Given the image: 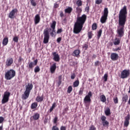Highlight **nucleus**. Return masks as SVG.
Returning <instances> with one entry per match:
<instances>
[{
	"instance_id": "12",
	"label": "nucleus",
	"mask_w": 130,
	"mask_h": 130,
	"mask_svg": "<svg viewBox=\"0 0 130 130\" xmlns=\"http://www.w3.org/2000/svg\"><path fill=\"white\" fill-rule=\"evenodd\" d=\"M92 97V92L89 91L87 95L85 96L84 99V102L86 103L87 102H91V98Z\"/></svg>"
},
{
	"instance_id": "24",
	"label": "nucleus",
	"mask_w": 130,
	"mask_h": 130,
	"mask_svg": "<svg viewBox=\"0 0 130 130\" xmlns=\"http://www.w3.org/2000/svg\"><path fill=\"white\" fill-rule=\"evenodd\" d=\"M39 117H40V114L38 113H35L33 116V118L35 120H38V119H39Z\"/></svg>"
},
{
	"instance_id": "20",
	"label": "nucleus",
	"mask_w": 130,
	"mask_h": 130,
	"mask_svg": "<svg viewBox=\"0 0 130 130\" xmlns=\"http://www.w3.org/2000/svg\"><path fill=\"white\" fill-rule=\"evenodd\" d=\"M122 96V102H124V103H126L127 100H128V95H127L126 94H123Z\"/></svg>"
},
{
	"instance_id": "3",
	"label": "nucleus",
	"mask_w": 130,
	"mask_h": 130,
	"mask_svg": "<svg viewBox=\"0 0 130 130\" xmlns=\"http://www.w3.org/2000/svg\"><path fill=\"white\" fill-rule=\"evenodd\" d=\"M32 89H33V84L28 83L27 85L26 86V90L21 96L22 99L23 100L28 99V98L30 95V92H31V90H32Z\"/></svg>"
},
{
	"instance_id": "30",
	"label": "nucleus",
	"mask_w": 130,
	"mask_h": 130,
	"mask_svg": "<svg viewBox=\"0 0 130 130\" xmlns=\"http://www.w3.org/2000/svg\"><path fill=\"white\" fill-rule=\"evenodd\" d=\"M56 107V104L55 103H54L52 104L51 108L50 109V112H52L53 111V109H54V108H55Z\"/></svg>"
},
{
	"instance_id": "31",
	"label": "nucleus",
	"mask_w": 130,
	"mask_h": 130,
	"mask_svg": "<svg viewBox=\"0 0 130 130\" xmlns=\"http://www.w3.org/2000/svg\"><path fill=\"white\" fill-rule=\"evenodd\" d=\"M101 35H102V29H100L98 32V39H100Z\"/></svg>"
},
{
	"instance_id": "59",
	"label": "nucleus",
	"mask_w": 130,
	"mask_h": 130,
	"mask_svg": "<svg viewBox=\"0 0 130 130\" xmlns=\"http://www.w3.org/2000/svg\"><path fill=\"white\" fill-rule=\"evenodd\" d=\"M62 79V76H61V75L59 76L58 80L59 81H61Z\"/></svg>"
},
{
	"instance_id": "61",
	"label": "nucleus",
	"mask_w": 130,
	"mask_h": 130,
	"mask_svg": "<svg viewBox=\"0 0 130 130\" xmlns=\"http://www.w3.org/2000/svg\"><path fill=\"white\" fill-rule=\"evenodd\" d=\"M118 50H120V48H119V47L114 49V51H117Z\"/></svg>"
},
{
	"instance_id": "17",
	"label": "nucleus",
	"mask_w": 130,
	"mask_h": 130,
	"mask_svg": "<svg viewBox=\"0 0 130 130\" xmlns=\"http://www.w3.org/2000/svg\"><path fill=\"white\" fill-rule=\"evenodd\" d=\"M111 59L112 60H117L118 59V54L116 53H112L111 54Z\"/></svg>"
},
{
	"instance_id": "48",
	"label": "nucleus",
	"mask_w": 130,
	"mask_h": 130,
	"mask_svg": "<svg viewBox=\"0 0 130 130\" xmlns=\"http://www.w3.org/2000/svg\"><path fill=\"white\" fill-rule=\"evenodd\" d=\"M52 130H59V128L56 126H53L52 127Z\"/></svg>"
},
{
	"instance_id": "25",
	"label": "nucleus",
	"mask_w": 130,
	"mask_h": 130,
	"mask_svg": "<svg viewBox=\"0 0 130 130\" xmlns=\"http://www.w3.org/2000/svg\"><path fill=\"white\" fill-rule=\"evenodd\" d=\"M119 43H120V39L116 38L115 39V41L114 42V45H119Z\"/></svg>"
},
{
	"instance_id": "60",
	"label": "nucleus",
	"mask_w": 130,
	"mask_h": 130,
	"mask_svg": "<svg viewBox=\"0 0 130 130\" xmlns=\"http://www.w3.org/2000/svg\"><path fill=\"white\" fill-rule=\"evenodd\" d=\"M22 57L20 56L18 59V62H21L22 61Z\"/></svg>"
},
{
	"instance_id": "52",
	"label": "nucleus",
	"mask_w": 130,
	"mask_h": 130,
	"mask_svg": "<svg viewBox=\"0 0 130 130\" xmlns=\"http://www.w3.org/2000/svg\"><path fill=\"white\" fill-rule=\"evenodd\" d=\"M60 130H67V127L64 126H61L60 128Z\"/></svg>"
},
{
	"instance_id": "37",
	"label": "nucleus",
	"mask_w": 130,
	"mask_h": 130,
	"mask_svg": "<svg viewBox=\"0 0 130 130\" xmlns=\"http://www.w3.org/2000/svg\"><path fill=\"white\" fill-rule=\"evenodd\" d=\"M72 91H73V87H72V86H69L68 88L67 92L70 93Z\"/></svg>"
},
{
	"instance_id": "5",
	"label": "nucleus",
	"mask_w": 130,
	"mask_h": 130,
	"mask_svg": "<svg viewBox=\"0 0 130 130\" xmlns=\"http://www.w3.org/2000/svg\"><path fill=\"white\" fill-rule=\"evenodd\" d=\"M108 17V8H105L104 10V14L101 18V22L102 24H104L106 22L107 17Z\"/></svg>"
},
{
	"instance_id": "1",
	"label": "nucleus",
	"mask_w": 130,
	"mask_h": 130,
	"mask_svg": "<svg viewBox=\"0 0 130 130\" xmlns=\"http://www.w3.org/2000/svg\"><path fill=\"white\" fill-rule=\"evenodd\" d=\"M127 15V10L126 6H124L120 10L118 16V26H117V33L118 37L120 38L124 35V25H125V22H126Z\"/></svg>"
},
{
	"instance_id": "49",
	"label": "nucleus",
	"mask_w": 130,
	"mask_h": 130,
	"mask_svg": "<svg viewBox=\"0 0 130 130\" xmlns=\"http://www.w3.org/2000/svg\"><path fill=\"white\" fill-rule=\"evenodd\" d=\"M61 32H62V28L58 29L57 31V34H60V33H61Z\"/></svg>"
},
{
	"instance_id": "28",
	"label": "nucleus",
	"mask_w": 130,
	"mask_h": 130,
	"mask_svg": "<svg viewBox=\"0 0 130 130\" xmlns=\"http://www.w3.org/2000/svg\"><path fill=\"white\" fill-rule=\"evenodd\" d=\"M37 106H38V104H37V103H36V102L33 103L31 105V109H35V108H37Z\"/></svg>"
},
{
	"instance_id": "15",
	"label": "nucleus",
	"mask_w": 130,
	"mask_h": 130,
	"mask_svg": "<svg viewBox=\"0 0 130 130\" xmlns=\"http://www.w3.org/2000/svg\"><path fill=\"white\" fill-rule=\"evenodd\" d=\"M13 62H14L13 58H8L6 62V66H7V67H11V66L13 64Z\"/></svg>"
},
{
	"instance_id": "21",
	"label": "nucleus",
	"mask_w": 130,
	"mask_h": 130,
	"mask_svg": "<svg viewBox=\"0 0 130 130\" xmlns=\"http://www.w3.org/2000/svg\"><path fill=\"white\" fill-rule=\"evenodd\" d=\"M72 11H73V8L70 7L64 10L65 13L67 14H71V13H72Z\"/></svg>"
},
{
	"instance_id": "53",
	"label": "nucleus",
	"mask_w": 130,
	"mask_h": 130,
	"mask_svg": "<svg viewBox=\"0 0 130 130\" xmlns=\"http://www.w3.org/2000/svg\"><path fill=\"white\" fill-rule=\"evenodd\" d=\"M83 48L85 49V50H87V49H88V45L87 44L84 45Z\"/></svg>"
},
{
	"instance_id": "32",
	"label": "nucleus",
	"mask_w": 130,
	"mask_h": 130,
	"mask_svg": "<svg viewBox=\"0 0 130 130\" xmlns=\"http://www.w3.org/2000/svg\"><path fill=\"white\" fill-rule=\"evenodd\" d=\"M80 84V82H79V80H76L75 81L74 83H73V86L74 87H78V86H79Z\"/></svg>"
},
{
	"instance_id": "29",
	"label": "nucleus",
	"mask_w": 130,
	"mask_h": 130,
	"mask_svg": "<svg viewBox=\"0 0 130 130\" xmlns=\"http://www.w3.org/2000/svg\"><path fill=\"white\" fill-rule=\"evenodd\" d=\"M105 113L107 116H109L110 114H111V113L110 112V109L108 108L106 110H105Z\"/></svg>"
},
{
	"instance_id": "8",
	"label": "nucleus",
	"mask_w": 130,
	"mask_h": 130,
	"mask_svg": "<svg viewBox=\"0 0 130 130\" xmlns=\"http://www.w3.org/2000/svg\"><path fill=\"white\" fill-rule=\"evenodd\" d=\"M129 70H124L121 73V79H126L129 77Z\"/></svg>"
},
{
	"instance_id": "64",
	"label": "nucleus",
	"mask_w": 130,
	"mask_h": 130,
	"mask_svg": "<svg viewBox=\"0 0 130 130\" xmlns=\"http://www.w3.org/2000/svg\"><path fill=\"white\" fill-rule=\"evenodd\" d=\"M128 104H130V98L129 99V100L128 101Z\"/></svg>"
},
{
	"instance_id": "22",
	"label": "nucleus",
	"mask_w": 130,
	"mask_h": 130,
	"mask_svg": "<svg viewBox=\"0 0 130 130\" xmlns=\"http://www.w3.org/2000/svg\"><path fill=\"white\" fill-rule=\"evenodd\" d=\"M36 101H37L38 102H42V101H43V95H42L41 96H37Z\"/></svg>"
},
{
	"instance_id": "18",
	"label": "nucleus",
	"mask_w": 130,
	"mask_h": 130,
	"mask_svg": "<svg viewBox=\"0 0 130 130\" xmlns=\"http://www.w3.org/2000/svg\"><path fill=\"white\" fill-rule=\"evenodd\" d=\"M35 24L37 25L40 22V15L39 14H37L35 16L34 18Z\"/></svg>"
},
{
	"instance_id": "2",
	"label": "nucleus",
	"mask_w": 130,
	"mask_h": 130,
	"mask_svg": "<svg viewBox=\"0 0 130 130\" xmlns=\"http://www.w3.org/2000/svg\"><path fill=\"white\" fill-rule=\"evenodd\" d=\"M87 20V15H82L81 16H77L76 21L74 24L73 32L74 34H79L83 29V26Z\"/></svg>"
},
{
	"instance_id": "26",
	"label": "nucleus",
	"mask_w": 130,
	"mask_h": 130,
	"mask_svg": "<svg viewBox=\"0 0 130 130\" xmlns=\"http://www.w3.org/2000/svg\"><path fill=\"white\" fill-rule=\"evenodd\" d=\"M100 100L102 102H103L104 103V102H106V96H105L104 94L101 95Z\"/></svg>"
},
{
	"instance_id": "35",
	"label": "nucleus",
	"mask_w": 130,
	"mask_h": 130,
	"mask_svg": "<svg viewBox=\"0 0 130 130\" xmlns=\"http://www.w3.org/2000/svg\"><path fill=\"white\" fill-rule=\"evenodd\" d=\"M30 4L32 7H36V6L37 5L36 2H35V0H30Z\"/></svg>"
},
{
	"instance_id": "44",
	"label": "nucleus",
	"mask_w": 130,
	"mask_h": 130,
	"mask_svg": "<svg viewBox=\"0 0 130 130\" xmlns=\"http://www.w3.org/2000/svg\"><path fill=\"white\" fill-rule=\"evenodd\" d=\"M95 4L96 5H100V4H102V0H96Z\"/></svg>"
},
{
	"instance_id": "10",
	"label": "nucleus",
	"mask_w": 130,
	"mask_h": 130,
	"mask_svg": "<svg viewBox=\"0 0 130 130\" xmlns=\"http://www.w3.org/2000/svg\"><path fill=\"white\" fill-rule=\"evenodd\" d=\"M16 14H18V9L16 8L13 9L9 14V18L10 19H14L16 18Z\"/></svg>"
},
{
	"instance_id": "40",
	"label": "nucleus",
	"mask_w": 130,
	"mask_h": 130,
	"mask_svg": "<svg viewBox=\"0 0 130 130\" xmlns=\"http://www.w3.org/2000/svg\"><path fill=\"white\" fill-rule=\"evenodd\" d=\"M113 101L115 104H117V103H118V99L117 98V97L114 98Z\"/></svg>"
},
{
	"instance_id": "41",
	"label": "nucleus",
	"mask_w": 130,
	"mask_h": 130,
	"mask_svg": "<svg viewBox=\"0 0 130 130\" xmlns=\"http://www.w3.org/2000/svg\"><path fill=\"white\" fill-rule=\"evenodd\" d=\"M86 6L87 7H85V10L86 11V12H87V13H89V11H90V7H89V6H88V4H87Z\"/></svg>"
},
{
	"instance_id": "45",
	"label": "nucleus",
	"mask_w": 130,
	"mask_h": 130,
	"mask_svg": "<svg viewBox=\"0 0 130 130\" xmlns=\"http://www.w3.org/2000/svg\"><path fill=\"white\" fill-rule=\"evenodd\" d=\"M88 36L89 39H91V38H92V36H93V34H92V32H88Z\"/></svg>"
},
{
	"instance_id": "39",
	"label": "nucleus",
	"mask_w": 130,
	"mask_h": 130,
	"mask_svg": "<svg viewBox=\"0 0 130 130\" xmlns=\"http://www.w3.org/2000/svg\"><path fill=\"white\" fill-rule=\"evenodd\" d=\"M92 30H96L97 29V24L93 23L92 26Z\"/></svg>"
},
{
	"instance_id": "33",
	"label": "nucleus",
	"mask_w": 130,
	"mask_h": 130,
	"mask_svg": "<svg viewBox=\"0 0 130 130\" xmlns=\"http://www.w3.org/2000/svg\"><path fill=\"white\" fill-rule=\"evenodd\" d=\"M76 5L78 6V7H81L82 5H83V3H82V1L78 0L76 2Z\"/></svg>"
},
{
	"instance_id": "13",
	"label": "nucleus",
	"mask_w": 130,
	"mask_h": 130,
	"mask_svg": "<svg viewBox=\"0 0 130 130\" xmlns=\"http://www.w3.org/2000/svg\"><path fill=\"white\" fill-rule=\"evenodd\" d=\"M53 55V59L54 60V61H56L57 62H58L59 60H60V58L59 57V55L57 54L56 52H54L52 53Z\"/></svg>"
},
{
	"instance_id": "50",
	"label": "nucleus",
	"mask_w": 130,
	"mask_h": 130,
	"mask_svg": "<svg viewBox=\"0 0 130 130\" xmlns=\"http://www.w3.org/2000/svg\"><path fill=\"white\" fill-rule=\"evenodd\" d=\"M76 78V74H73L71 75V78L72 80H74Z\"/></svg>"
},
{
	"instance_id": "57",
	"label": "nucleus",
	"mask_w": 130,
	"mask_h": 130,
	"mask_svg": "<svg viewBox=\"0 0 130 130\" xmlns=\"http://www.w3.org/2000/svg\"><path fill=\"white\" fill-rule=\"evenodd\" d=\"M63 16H64V15L63 14V12L62 11H61L60 13V17L61 18H63Z\"/></svg>"
},
{
	"instance_id": "54",
	"label": "nucleus",
	"mask_w": 130,
	"mask_h": 130,
	"mask_svg": "<svg viewBox=\"0 0 130 130\" xmlns=\"http://www.w3.org/2000/svg\"><path fill=\"white\" fill-rule=\"evenodd\" d=\"M57 119H58V118L57 117H55L54 119V120H53V123H56V122H57Z\"/></svg>"
},
{
	"instance_id": "23",
	"label": "nucleus",
	"mask_w": 130,
	"mask_h": 130,
	"mask_svg": "<svg viewBox=\"0 0 130 130\" xmlns=\"http://www.w3.org/2000/svg\"><path fill=\"white\" fill-rule=\"evenodd\" d=\"M8 43H9V39L8 38H5L3 39V41L2 42L3 45H4V46H6V45H7Z\"/></svg>"
},
{
	"instance_id": "7",
	"label": "nucleus",
	"mask_w": 130,
	"mask_h": 130,
	"mask_svg": "<svg viewBox=\"0 0 130 130\" xmlns=\"http://www.w3.org/2000/svg\"><path fill=\"white\" fill-rule=\"evenodd\" d=\"M10 96H11V92L8 91H6L5 92H4L3 98L2 100V104H5L9 102Z\"/></svg>"
},
{
	"instance_id": "63",
	"label": "nucleus",
	"mask_w": 130,
	"mask_h": 130,
	"mask_svg": "<svg viewBox=\"0 0 130 130\" xmlns=\"http://www.w3.org/2000/svg\"><path fill=\"white\" fill-rule=\"evenodd\" d=\"M0 130H3V125L0 126Z\"/></svg>"
},
{
	"instance_id": "6",
	"label": "nucleus",
	"mask_w": 130,
	"mask_h": 130,
	"mask_svg": "<svg viewBox=\"0 0 130 130\" xmlns=\"http://www.w3.org/2000/svg\"><path fill=\"white\" fill-rule=\"evenodd\" d=\"M44 41L43 43L45 44H47V43L49 41V31H48V28H46L44 30Z\"/></svg>"
},
{
	"instance_id": "16",
	"label": "nucleus",
	"mask_w": 130,
	"mask_h": 130,
	"mask_svg": "<svg viewBox=\"0 0 130 130\" xmlns=\"http://www.w3.org/2000/svg\"><path fill=\"white\" fill-rule=\"evenodd\" d=\"M51 74H54L56 70V63H54L50 68Z\"/></svg>"
},
{
	"instance_id": "62",
	"label": "nucleus",
	"mask_w": 130,
	"mask_h": 130,
	"mask_svg": "<svg viewBox=\"0 0 130 130\" xmlns=\"http://www.w3.org/2000/svg\"><path fill=\"white\" fill-rule=\"evenodd\" d=\"M61 80H59L58 82V86H60V85L61 84Z\"/></svg>"
},
{
	"instance_id": "9",
	"label": "nucleus",
	"mask_w": 130,
	"mask_h": 130,
	"mask_svg": "<svg viewBox=\"0 0 130 130\" xmlns=\"http://www.w3.org/2000/svg\"><path fill=\"white\" fill-rule=\"evenodd\" d=\"M55 26H56V21H53L52 23L50 24V27L52 29V31L50 33L51 36L53 37L54 36V33L55 32Z\"/></svg>"
},
{
	"instance_id": "14",
	"label": "nucleus",
	"mask_w": 130,
	"mask_h": 130,
	"mask_svg": "<svg viewBox=\"0 0 130 130\" xmlns=\"http://www.w3.org/2000/svg\"><path fill=\"white\" fill-rule=\"evenodd\" d=\"M38 62V60L36 59L34 62H30L28 63V68L29 69H33L34 67L35 66H37V63Z\"/></svg>"
},
{
	"instance_id": "55",
	"label": "nucleus",
	"mask_w": 130,
	"mask_h": 130,
	"mask_svg": "<svg viewBox=\"0 0 130 130\" xmlns=\"http://www.w3.org/2000/svg\"><path fill=\"white\" fill-rule=\"evenodd\" d=\"M99 63H100L99 61H95V63H94L95 67H97V66H99Z\"/></svg>"
},
{
	"instance_id": "47",
	"label": "nucleus",
	"mask_w": 130,
	"mask_h": 130,
	"mask_svg": "<svg viewBox=\"0 0 130 130\" xmlns=\"http://www.w3.org/2000/svg\"><path fill=\"white\" fill-rule=\"evenodd\" d=\"M4 120L5 118H4V117H0V124L1 123H3Z\"/></svg>"
},
{
	"instance_id": "38",
	"label": "nucleus",
	"mask_w": 130,
	"mask_h": 130,
	"mask_svg": "<svg viewBox=\"0 0 130 130\" xmlns=\"http://www.w3.org/2000/svg\"><path fill=\"white\" fill-rule=\"evenodd\" d=\"M13 41L17 43L19 41V38H18V37H14L13 39Z\"/></svg>"
},
{
	"instance_id": "19",
	"label": "nucleus",
	"mask_w": 130,
	"mask_h": 130,
	"mask_svg": "<svg viewBox=\"0 0 130 130\" xmlns=\"http://www.w3.org/2000/svg\"><path fill=\"white\" fill-rule=\"evenodd\" d=\"M129 119H130V116L129 114H128L126 117L125 118V121L124 123V126L127 127L128 126V124H129Z\"/></svg>"
},
{
	"instance_id": "46",
	"label": "nucleus",
	"mask_w": 130,
	"mask_h": 130,
	"mask_svg": "<svg viewBox=\"0 0 130 130\" xmlns=\"http://www.w3.org/2000/svg\"><path fill=\"white\" fill-rule=\"evenodd\" d=\"M89 130H96V128L94 127V126L93 125H91L89 127Z\"/></svg>"
},
{
	"instance_id": "56",
	"label": "nucleus",
	"mask_w": 130,
	"mask_h": 130,
	"mask_svg": "<svg viewBox=\"0 0 130 130\" xmlns=\"http://www.w3.org/2000/svg\"><path fill=\"white\" fill-rule=\"evenodd\" d=\"M58 7H59V5H58V4H57V3H55L54 4V8L55 9H57V8H58Z\"/></svg>"
},
{
	"instance_id": "43",
	"label": "nucleus",
	"mask_w": 130,
	"mask_h": 130,
	"mask_svg": "<svg viewBox=\"0 0 130 130\" xmlns=\"http://www.w3.org/2000/svg\"><path fill=\"white\" fill-rule=\"evenodd\" d=\"M83 92H84V88H81L79 91V95H83Z\"/></svg>"
},
{
	"instance_id": "34",
	"label": "nucleus",
	"mask_w": 130,
	"mask_h": 130,
	"mask_svg": "<svg viewBox=\"0 0 130 130\" xmlns=\"http://www.w3.org/2000/svg\"><path fill=\"white\" fill-rule=\"evenodd\" d=\"M35 73H39V72H40V68H39V66H37L35 68Z\"/></svg>"
},
{
	"instance_id": "58",
	"label": "nucleus",
	"mask_w": 130,
	"mask_h": 130,
	"mask_svg": "<svg viewBox=\"0 0 130 130\" xmlns=\"http://www.w3.org/2000/svg\"><path fill=\"white\" fill-rule=\"evenodd\" d=\"M48 122V119H47V118H45L44 121V124H46V123H47Z\"/></svg>"
},
{
	"instance_id": "11",
	"label": "nucleus",
	"mask_w": 130,
	"mask_h": 130,
	"mask_svg": "<svg viewBox=\"0 0 130 130\" xmlns=\"http://www.w3.org/2000/svg\"><path fill=\"white\" fill-rule=\"evenodd\" d=\"M101 119L103 126H108L109 125V122L106 120V117L103 116L101 117Z\"/></svg>"
},
{
	"instance_id": "4",
	"label": "nucleus",
	"mask_w": 130,
	"mask_h": 130,
	"mask_svg": "<svg viewBox=\"0 0 130 130\" xmlns=\"http://www.w3.org/2000/svg\"><path fill=\"white\" fill-rule=\"evenodd\" d=\"M16 76V71L13 69H11L10 70H8L7 72L5 73V79L6 80H12L13 78H14Z\"/></svg>"
},
{
	"instance_id": "27",
	"label": "nucleus",
	"mask_w": 130,
	"mask_h": 130,
	"mask_svg": "<svg viewBox=\"0 0 130 130\" xmlns=\"http://www.w3.org/2000/svg\"><path fill=\"white\" fill-rule=\"evenodd\" d=\"M80 52H81L80 50H74V51L73 52L74 56H78V55H79V54H80Z\"/></svg>"
},
{
	"instance_id": "36",
	"label": "nucleus",
	"mask_w": 130,
	"mask_h": 130,
	"mask_svg": "<svg viewBox=\"0 0 130 130\" xmlns=\"http://www.w3.org/2000/svg\"><path fill=\"white\" fill-rule=\"evenodd\" d=\"M103 78L104 79V82H107V79H108V75H107V74H105Z\"/></svg>"
},
{
	"instance_id": "51",
	"label": "nucleus",
	"mask_w": 130,
	"mask_h": 130,
	"mask_svg": "<svg viewBox=\"0 0 130 130\" xmlns=\"http://www.w3.org/2000/svg\"><path fill=\"white\" fill-rule=\"evenodd\" d=\"M57 43H60V41H61V37H59L56 40Z\"/></svg>"
},
{
	"instance_id": "42",
	"label": "nucleus",
	"mask_w": 130,
	"mask_h": 130,
	"mask_svg": "<svg viewBox=\"0 0 130 130\" xmlns=\"http://www.w3.org/2000/svg\"><path fill=\"white\" fill-rule=\"evenodd\" d=\"M76 11L77 13H81L82 12V8H80V7H78L76 8Z\"/></svg>"
}]
</instances>
